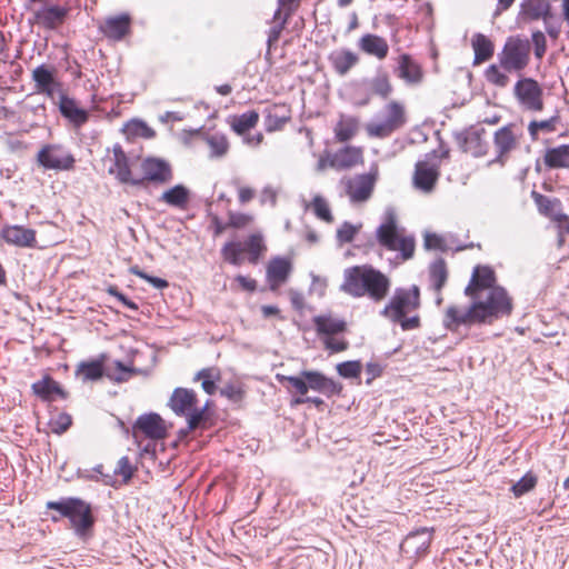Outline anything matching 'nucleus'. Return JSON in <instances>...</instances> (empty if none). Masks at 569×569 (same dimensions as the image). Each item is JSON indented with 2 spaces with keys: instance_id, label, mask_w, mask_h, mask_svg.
<instances>
[{
  "instance_id": "obj_1",
  "label": "nucleus",
  "mask_w": 569,
  "mask_h": 569,
  "mask_svg": "<svg viewBox=\"0 0 569 569\" xmlns=\"http://www.w3.org/2000/svg\"><path fill=\"white\" fill-rule=\"evenodd\" d=\"M530 42L520 37L507 38L501 51L497 54V63H491L485 70V79L492 86L506 88L509 73L520 74L530 62Z\"/></svg>"
},
{
  "instance_id": "obj_2",
  "label": "nucleus",
  "mask_w": 569,
  "mask_h": 569,
  "mask_svg": "<svg viewBox=\"0 0 569 569\" xmlns=\"http://www.w3.org/2000/svg\"><path fill=\"white\" fill-rule=\"evenodd\" d=\"M390 280L381 271L368 264L355 266L343 271L340 290L355 297H369L375 302L382 301L390 290Z\"/></svg>"
},
{
  "instance_id": "obj_3",
  "label": "nucleus",
  "mask_w": 569,
  "mask_h": 569,
  "mask_svg": "<svg viewBox=\"0 0 569 569\" xmlns=\"http://www.w3.org/2000/svg\"><path fill=\"white\" fill-rule=\"evenodd\" d=\"M467 296L471 298L481 323H492L512 311V299L502 287Z\"/></svg>"
},
{
  "instance_id": "obj_4",
  "label": "nucleus",
  "mask_w": 569,
  "mask_h": 569,
  "mask_svg": "<svg viewBox=\"0 0 569 569\" xmlns=\"http://www.w3.org/2000/svg\"><path fill=\"white\" fill-rule=\"evenodd\" d=\"M379 244L389 251H399L403 260L411 259L415 253V238L405 233L398 226L397 214L392 210L385 213L382 223L376 231Z\"/></svg>"
},
{
  "instance_id": "obj_5",
  "label": "nucleus",
  "mask_w": 569,
  "mask_h": 569,
  "mask_svg": "<svg viewBox=\"0 0 569 569\" xmlns=\"http://www.w3.org/2000/svg\"><path fill=\"white\" fill-rule=\"evenodd\" d=\"M47 508L58 511L60 517L68 518L79 537H83L93 526L94 519L90 505L79 498L49 501Z\"/></svg>"
},
{
  "instance_id": "obj_6",
  "label": "nucleus",
  "mask_w": 569,
  "mask_h": 569,
  "mask_svg": "<svg viewBox=\"0 0 569 569\" xmlns=\"http://www.w3.org/2000/svg\"><path fill=\"white\" fill-rule=\"evenodd\" d=\"M406 123V111L398 101H390L380 112L376 121L366 124L367 134L371 138H387Z\"/></svg>"
},
{
  "instance_id": "obj_7",
  "label": "nucleus",
  "mask_w": 569,
  "mask_h": 569,
  "mask_svg": "<svg viewBox=\"0 0 569 569\" xmlns=\"http://www.w3.org/2000/svg\"><path fill=\"white\" fill-rule=\"evenodd\" d=\"M420 307V290L413 284L411 288H398L395 290L390 301L381 310V316L391 321L401 320L409 312Z\"/></svg>"
},
{
  "instance_id": "obj_8",
  "label": "nucleus",
  "mask_w": 569,
  "mask_h": 569,
  "mask_svg": "<svg viewBox=\"0 0 569 569\" xmlns=\"http://www.w3.org/2000/svg\"><path fill=\"white\" fill-rule=\"evenodd\" d=\"M512 93L522 111L538 113L545 108L543 89L533 78L520 77Z\"/></svg>"
},
{
  "instance_id": "obj_9",
  "label": "nucleus",
  "mask_w": 569,
  "mask_h": 569,
  "mask_svg": "<svg viewBox=\"0 0 569 569\" xmlns=\"http://www.w3.org/2000/svg\"><path fill=\"white\" fill-rule=\"evenodd\" d=\"M378 179V169H371L369 173L345 177L341 184L345 187L346 194L353 203L367 201L375 189Z\"/></svg>"
},
{
  "instance_id": "obj_10",
  "label": "nucleus",
  "mask_w": 569,
  "mask_h": 569,
  "mask_svg": "<svg viewBox=\"0 0 569 569\" xmlns=\"http://www.w3.org/2000/svg\"><path fill=\"white\" fill-rule=\"evenodd\" d=\"M37 161L47 170H70L76 160L62 146L46 144L38 151Z\"/></svg>"
},
{
  "instance_id": "obj_11",
  "label": "nucleus",
  "mask_w": 569,
  "mask_h": 569,
  "mask_svg": "<svg viewBox=\"0 0 569 569\" xmlns=\"http://www.w3.org/2000/svg\"><path fill=\"white\" fill-rule=\"evenodd\" d=\"M442 323L446 329L457 331L461 326L471 327L473 325H480L481 321L471 302L468 307L458 305L448 306L445 310Z\"/></svg>"
},
{
  "instance_id": "obj_12",
  "label": "nucleus",
  "mask_w": 569,
  "mask_h": 569,
  "mask_svg": "<svg viewBox=\"0 0 569 569\" xmlns=\"http://www.w3.org/2000/svg\"><path fill=\"white\" fill-rule=\"evenodd\" d=\"M141 170L143 177L136 178V180H142L139 186H143L146 182H154L158 184H164L172 179V169L170 164L158 158H147L141 163Z\"/></svg>"
},
{
  "instance_id": "obj_13",
  "label": "nucleus",
  "mask_w": 569,
  "mask_h": 569,
  "mask_svg": "<svg viewBox=\"0 0 569 569\" xmlns=\"http://www.w3.org/2000/svg\"><path fill=\"white\" fill-rule=\"evenodd\" d=\"M432 540V531L428 528H421L409 533L400 545L401 553L408 559L419 558L429 549Z\"/></svg>"
},
{
  "instance_id": "obj_14",
  "label": "nucleus",
  "mask_w": 569,
  "mask_h": 569,
  "mask_svg": "<svg viewBox=\"0 0 569 569\" xmlns=\"http://www.w3.org/2000/svg\"><path fill=\"white\" fill-rule=\"evenodd\" d=\"M439 176L440 169L438 163L427 160L418 161L412 178L413 186L425 193H430L435 189Z\"/></svg>"
},
{
  "instance_id": "obj_15",
  "label": "nucleus",
  "mask_w": 569,
  "mask_h": 569,
  "mask_svg": "<svg viewBox=\"0 0 569 569\" xmlns=\"http://www.w3.org/2000/svg\"><path fill=\"white\" fill-rule=\"evenodd\" d=\"M139 433L154 440L163 439L167 435L164 421L158 413L142 415L134 422L132 430L136 439H138Z\"/></svg>"
},
{
  "instance_id": "obj_16",
  "label": "nucleus",
  "mask_w": 569,
  "mask_h": 569,
  "mask_svg": "<svg viewBox=\"0 0 569 569\" xmlns=\"http://www.w3.org/2000/svg\"><path fill=\"white\" fill-rule=\"evenodd\" d=\"M112 166L109 168V173L114 174L117 179L122 183H130L132 186H139L142 180H136L131 177V170L129 167V160L120 144H114L112 148Z\"/></svg>"
},
{
  "instance_id": "obj_17",
  "label": "nucleus",
  "mask_w": 569,
  "mask_h": 569,
  "mask_svg": "<svg viewBox=\"0 0 569 569\" xmlns=\"http://www.w3.org/2000/svg\"><path fill=\"white\" fill-rule=\"evenodd\" d=\"M68 9L60 6H46L33 12L34 23L47 30H56L63 24Z\"/></svg>"
},
{
  "instance_id": "obj_18",
  "label": "nucleus",
  "mask_w": 569,
  "mask_h": 569,
  "mask_svg": "<svg viewBox=\"0 0 569 569\" xmlns=\"http://www.w3.org/2000/svg\"><path fill=\"white\" fill-rule=\"evenodd\" d=\"M513 124H508L496 131L493 144L497 151V159L495 161L503 163L507 156L516 149L518 134L513 131Z\"/></svg>"
},
{
  "instance_id": "obj_19",
  "label": "nucleus",
  "mask_w": 569,
  "mask_h": 569,
  "mask_svg": "<svg viewBox=\"0 0 569 569\" xmlns=\"http://www.w3.org/2000/svg\"><path fill=\"white\" fill-rule=\"evenodd\" d=\"M496 273L488 266H477L473 269L470 282L465 289V295H475L481 290H489L491 288H499L496 284Z\"/></svg>"
},
{
  "instance_id": "obj_20",
  "label": "nucleus",
  "mask_w": 569,
  "mask_h": 569,
  "mask_svg": "<svg viewBox=\"0 0 569 569\" xmlns=\"http://www.w3.org/2000/svg\"><path fill=\"white\" fill-rule=\"evenodd\" d=\"M131 18L127 13L108 17L99 24L100 31L109 39L119 41L130 31Z\"/></svg>"
},
{
  "instance_id": "obj_21",
  "label": "nucleus",
  "mask_w": 569,
  "mask_h": 569,
  "mask_svg": "<svg viewBox=\"0 0 569 569\" xmlns=\"http://www.w3.org/2000/svg\"><path fill=\"white\" fill-rule=\"evenodd\" d=\"M1 237L7 243L22 248L33 247L36 243V231L18 224L3 227Z\"/></svg>"
},
{
  "instance_id": "obj_22",
  "label": "nucleus",
  "mask_w": 569,
  "mask_h": 569,
  "mask_svg": "<svg viewBox=\"0 0 569 569\" xmlns=\"http://www.w3.org/2000/svg\"><path fill=\"white\" fill-rule=\"evenodd\" d=\"M527 21L542 19L545 23L551 18V4L549 0H523L520 4V13Z\"/></svg>"
},
{
  "instance_id": "obj_23",
  "label": "nucleus",
  "mask_w": 569,
  "mask_h": 569,
  "mask_svg": "<svg viewBox=\"0 0 569 569\" xmlns=\"http://www.w3.org/2000/svg\"><path fill=\"white\" fill-rule=\"evenodd\" d=\"M169 406L176 415L184 416L197 406V395L191 389L177 388L170 397Z\"/></svg>"
},
{
  "instance_id": "obj_24",
  "label": "nucleus",
  "mask_w": 569,
  "mask_h": 569,
  "mask_svg": "<svg viewBox=\"0 0 569 569\" xmlns=\"http://www.w3.org/2000/svg\"><path fill=\"white\" fill-rule=\"evenodd\" d=\"M362 162V149L353 146L345 147L330 157V167L337 170L350 169Z\"/></svg>"
},
{
  "instance_id": "obj_25",
  "label": "nucleus",
  "mask_w": 569,
  "mask_h": 569,
  "mask_svg": "<svg viewBox=\"0 0 569 569\" xmlns=\"http://www.w3.org/2000/svg\"><path fill=\"white\" fill-rule=\"evenodd\" d=\"M359 49L368 56H372L378 60L387 58L389 44L387 40L378 34L366 33L358 41Z\"/></svg>"
},
{
  "instance_id": "obj_26",
  "label": "nucleus",
  "mask_w": 569,
  "mask_h": 569,
  "mask_svg": "<svg viewBox=\"0 0 569 569\" xmlns=\"http://www.w3.org/2000/svg\"><path fill=\"white\" fill-rule=\"evenodd\" d=\"M291 262L286 258H273L267 267V278L272 290L284 283L291 272Z\"/></svg>"
},
{
  "instance_id": "obj_27",
  "label": "nucleus",
  "mask_w": 569,
  "mask_h": 569,
  "mask_svg": "<svg viewBox=\"0 0 569 569\" xmlns=\"http://www.w3.org/2000/svg\"><path fill=\"white\" fill-rule=\"evenodd\" d=\"M531 198L533 199L541 214L559 222H562L567 219V216L561 211V201L559 199L549 198L535 190L531 192Z\"/></svg>"
},
{
  "instance_id": "obj_28",
  "label": "nucleus",
  "mask_w": 569,
  "mask_h": 569,
  "mask_svg": "<svg viewBox=\"0 0 569 569\" xmlns=\"http://www.w3.org/2000/svg\"><path fill=\"white\" fill-rule=\"evenodd\" d=\"M59 110L64 118L70 120L77 127L84 124L89 118L88 112L80 108L74 99L64 94H61L60 97Z\"/></svg>"
},
{
  "instance_id": "obj_29",
  "label": "nucleus",
  "mask_w": 569,
  "mask_h": 569,
  "mask_svg": "<svg viewBox=\"0 0 569 569\" xmlns=\"http://www.w3.org/2000/svg\"><path fill=\"white\" fill-rule=\"evenodd\" d=\"M329 61L339 76H346L359 62V57L348 49H339L330 53Z\"/></svg>"
},
{
  "instance_id": "obj_30",
  "label": "nucleus",
  "mask_w": 569,
  "mask_h": 569,
  "mask_svg": "<svg viewBox=\"0 0 569 569\" xmlns=\"http://www.w3.org/2000/svg\"><path fill=\"white\" fill-rule=\"evenodd\" d=\"M396 72L407 83H419L422 79L421 68L407 53L399 56Z\"/></svg>"
},
{
  "instance_id": "obj_31",
  "label": "nucleus",
  "mask_w": 569,
  "mask_h": 569,
  "mask_svg": "<svg viewBox=\"0 0 569 569\" xmlns=\"http://www.w3.org/2000/svg\"><path fill=\"white\" fill-rule=\"evenodd\" d=\"M32 390L38 397L46 401H52L57 397L61 399L67 398V392L60 387V385L57 381H54L52 378L48 376L32 383Z\"/></svg>"
},
{
  "instance_id": "obj_32",
  "label": "nucleus",
  "mask_w": 569,
  "mask_h": 569,
  "mask_svg": "<svg viewBox=\"0 0 569 569\" xmlns=\"http://www.w3.org/2000/svg\"><path fill=\"white\" fill-rule=\"evenodd\" d=\"M301 376L306 379L308 390H315L325 395H333L338 392L335 381L325 377L318 371H301Z\"/></svg>"
},
{
  "instance_id": "obj_33",
  "label": "nucleus",
  "mask_w": 569,
  "mask_h": 569,
  "mask_svg": "<svg viewBox=\"0 0 569 569\" xmlns=\"http://www.w3.org/2000/svg\"><path fill=\"white\" fill-rule=\"evenodd\" d=\"M32 80L36 83L37 92L43 93L49 98H53L54 89L57 84L52 71L44 64L37 67L32 71Z\"/></svg>"
},
{
  "instance_id": "obj_34",
  "label": "nucleus",
  "mask_w": 569,
  "mask_h": 569,
  "mask_svg": "<svg viewBox=\"0 0 569 569\" xmlns=\"http://www.w3.org/2000/svg\"><path fill=\"white\" fill-rule=\"evenodd\" d=\"M475 52L473 64H480L492 58L495 52L493 42L482 33H476L471 39Z\"/></svg>"
},
{
  "instance_id": "obj_35",
  "label": "nucleus",
  "mask_w": 569,
  "mask_h": 569,
  "mask_svg": "<svg viewBox=\"0 0 569 569\" xmlns=\"http://www.w3.org/2000/svg\"><path fill=\"white\" fill-rule=\"evenodd\" d=\"M543 162L551 169H569V144H560L547 149L543 156Z\"/></svg>"
},
{
  "instance_id": "obj_36",
  "label": "nucleus",
  "mask_w": 569,
  "mask_h": 569,
  "mask_svg": "<svg viewBox=\"0 0 569 569\" xmlns=\"http://www.w3.org/2000/svg\"><path fill=\"white\" fill-rule=\"evenodd\" d=\"M359 120L352 116L341 114L339 121L335 127V136L339 142H347L351 140L358 132Z\"/></svg>"
},
{
  "instance_id": "obj_37",
  "label": "nucleus",
  "mask_w": 569,
  "mask_h": 569,
  "mask_svg": "<svg viewBox=\"0 0 569 569\" xmlns=\"http://www.w3.org/2000/svg\"><path fill=\"white\" fill-rule=\"evenodd\" d=\"M259 121V113L254 110L230 118L231 129L239 136H246Z\"/></svg>"
},
{
  "instance_id": "obj_38",
  "label": "nucleus",
  "mask_w": 569,
  "mask_h": 569,
  "mask_svg": "<svg viewBox=\"0 0 569 569\" xmlns=\"http://www.w3.org/2000/svg\"><path fill=\"white\" fill-rule=\"evenodd\" d=\"M289 119V111L283 106H273L268 109L264 118L266 130L268 132L280 130Z\"/></svg>"
},
{
  "instance_id": "obj_39",
  "label": "nucleus",
  "mask_w": 569,
  "mask_h": 569,
  "mask_svg": "<svg viewBox=\"0 0 569 569\" xmlns=\"http://www.w3.org/2000/svg\"><path fill=\"white\" fill-rule=\"evenodd\" d=\"M456 141L463 152H470L473 156L482 154L480 136L472 130L462 131L456 134Z\"/></svg>"
},
{
  "instance_id": "obj_40",
  "label": "nucleus",
  "mask_w": 569,
  "mask_h": 569,
  "mask_svg": "<svg viewBox=\"0 0 569 569\" xmlns=\"http://www.w3.org/2000/svg\"><path fill=\"white\" fill-rule=\"evenodd\" d=\"M190 192L189 190L182 186L177 184L168 190H166L161 197L160 200L169 206L177 207V208H184L187 203L189 202Z\"/></svg>"
},
{
  "instance_id": "obj_41",
  "label": "nucleus",
  "mask_w": 569,
  "mask_h": 569,
  "mask_svg": "<svg viewBox=\"0 0 569 569\" xmlns=\"http://www.w3.org/2000/svg\"><path fill=\"white\" fill-rule=\"evenodd\" d=\"M103 359L104 356L98 360L81 362L77 368V376L81 377L83 381H94L100 379L104 373Z\"/></svg>"
},
{
  "instance_id": "obj_42",
  "label": "nucleus",
  "mask_w": 569,
  "mask_h": 569,
  "mask_svg": "<svg viewBox=\"0 0 569 569\" xmlns=\"http://www.w3.org/2000/svg\"><path fill=\"white\" fill-rule=\"evenodd\" d=\"M430 286L438 292L445 287L448 280L446 261L441 258L435 260L429 267Z\"/></svg>"
},
{
  "instance_id": "obj_43",
  "label": "nucleus",
  "mask_w": 569,
  "mask_h": 569,
  "mask_svg": "<svg viewBox=\"0 0 569 569\" xmlns=\"http://www.w3.org/2000/svg\"><path fill=\"white\" fill-rule=\"evenodd\" d=\"M313 321H315L317 331L319 333H323L327 336H332V335L342 332L346 329L345 321L337 319V318H332L330 316H318L315 318Z\"/></svg>"
},
{
  "instance_id": "obj_44",
  "label": "nucleus",
  "mask_w": 569,
  "mask_h": 569,
  "mask_svg": "<svg viewBox=\"0 0 569 569\" xmlns=\"http://www.w3.org/2000/svg\"><path fill=\"white\" fill-rule=\"evenodd\" d=\"M560 122V116L558 113L553 114L549 119L545 120H532L528 124V132L532 140H537L539 132L550 133L556 131L557 126Z\"/></svg>"
},
{
  "instance_id": "obj_45",
  "label": "nucleus",
  "mask_w": 569,
  "mask_h": 569,
  "mask_svg": "<svg viewBox=\"0 0 569 569\" xmlns=\"http://www.w3.org/2000/svg\"><path fill=\"white\" fill-rule=\"evenodd\" d=\"M211 159L223 158L229 151V141L224 134L214 133L206 138Z\"/></svg>"
},
{
  "instance_id": "obj_46",
  "label": "nucleus",
  "mask_w": 569,
  "mask_h": 569,
  "mask_svg": "<svg viewBox=\"0 0 569 569\" xmlns=\"http://www.w3.org/2000/svg\"><path fill=\"white\" fill-rule=\"evenodd\" d=\"M370 90L372 93L386 99L392 91V86L390 83L389 77L386 72H378L370 80Z\"/></svg>"
},
{
  "instance_id": "obj_47",
  "label": "nucleus",
  "mask_w": 569,
  "mask_h": 569,
  "mask_svg": "<svg viewBox=\"0 0 569 569\" xmlns=\"http://www.w3.org/2000/svg\"><path fill=\"white\" fill-rule=\"evenodd\" d=\"M242 246L244 251L249 253V261L251 263H257L260 254L266 250L263 239L260 234H251Z\"/></svg>"
},
{
  "instance_id": "obj_48",
  "label": "nucleus",
  "mask_w": 569,
  "mask_h": 569,
  "mask_svg": "<svg viewBox=\"0 0 569 569\" xmlns=\"http://www.w3.org/2000/svg\"><path fill=\"white\" fill-rule=\"evenodd\" d=\"M221 252L224 260L231 264L240 266L242 263L244 248L241 242H228L223 246Z\"/></svg>"
},
{
  "instance_id": "obj_49",
  "label": "nucleus",
  "mask_w": 569,
  "mask_h": 569,
  "mask_svg": "<svg viewBox=\"0 0 569 569\" xmlns=\"http://www.w3.org/2000/svg\"><path fill=\"white\" fill-rule=\"evenodd\" d=\"M537 481L538 479L532 472H527L511 487V491L516 498H519L531 491L536 487Z\"/></svg>"
},
{
  "instance_id": "obj_50",
  "label": "nucleus",
  "mask_w": 569,
  "mask_h": 569,
  "mask_svg": "<svg viewBox=\"0 0 569 569\" xmlns=\"http://www.w3.org/2000/svg\"><path fill=\"white\" fill-rule=\"evenodd\" d=\"M312 208H313L315 214L319 219H321L328 223L333 221V217H332L331 210L329 208V204L321 196H316L313 198Z\"/></svg>"
},
{
  "instance_id": "obj_51",
  "label": "nucleus",
  "mask_w": 569,
  "mask_h": 569,
  "mask_svg": "<svg viewBox=\"0 0 569 569\" xmlns=\"http://www.w3.org/2000/svg\"><path fill=\"white\" fill-rule=\"evenodd\" d=\"M207 408L208 403L202 408L194 407L189 413L184 415L187 417L188 422V431L197 429L207 418Z\"/></svg>"
},
{
  "instance_id": "obj_52",
  "label": "nucleus",
  "mask_w": 569,
  "mask_h": 569,
  "mask_svg": "<svg viewBox=\"0 0 569 569\" xmlns=\"http://www.w3.org/2000/svg\"><path fill=\"white\" fill-rule=\"evenodd\" d=\"M362 365L360 361H346L337 366L338 373L343 378H358L361 373Z\"/></svg>"
},
{
  "instance_id": "obj_53",
  "label": "nucleus",
  "mask_w": 569,
  "mask_h": 569,
  "mask_svg": "<svg viewBox=\"0 0 569 569\" xmlns=\"http://www.w3.org/2000/svg\"><path fill=\"white\" fill-rule=\"evenodd\" d=\"M134 470L136 469L131 466L129 458L124 456L118 460L117 467L114 468V475L121 476L123 481L128 482L132 478Z\"/></svg>"
},
{
  "instance_id": "obj_54",
  "label": "nucleus",
  "mask_w": 569,
  "mask_h": 569,
  "mask_svg": "<svg viewBox=\"0 0 569 569\" xmlns=\"http://www.w3.org/2000/svg\"><path fill=\"white\" fill-rule=\"evenodd\" d=\"M281 382L288 381L289 385L302 397L308 392V386L306 379L300 375V377L293 376H281L279 377Z\"/></svg>"
},
{
  "instance_id": "obj_55",
  "label": "nucleus",
  "mask_w": 569,
  "mask_h": 569,
  "mask_svg": "<svg viewBox=\"0 0 569 569\" xmlns=\"http://www.w3.org/2000/svg\"><path fill=\"white\" fill-rule=\"evenodd\" d=\"M531 38H532V43L535 47V56L538 59H541L545 56L546 50H547L546 37L541 31L538 30L532 33Z\"/></svg>"
},
{
  "instance_id": "obj_56",
  "label": "nucleus",
  "mask_w": 569,
  "mask_h": 569,
  "mask_svg": "<svg viewBox=\"0 0 569 569\" xmlns=\"http://www.w3.org/2000/svg\"><path fill=\"white\" fill-rule=\"evenodd\" d=\"M252 221V216L241 212H231L229 214V226L233 228H244Z\"/></svg>"
},
{
  "instance_id": "obj_57",
  "label": "nucleus",
  "mask_w": 569,
  "mask_h": 569,
  "mask_svg": "<svg viewBox=\"0 0 569 569\" xmlns=\"http://www.w3.org/2000/svg\"><path fill=\"white\" fill-rule=\"evenodd\" d=\"M357 233V228L349 222H345L337 231V237L342 242H351Z\"/></svg>"
},
{
  "instance_id": "obj_58",
  "label": "nucleus",
  "mask_w": 569,
  "mask_h": 569,
  "mask_svg": "<svg viewBox=\"0 0 569 569\" xmlns=\"http://www.w3.org/2000/svg\"><path fill=\"white\" fill-rule=\"evenodd\" d=\"M220 379V373L214 368H204L200 370L196 377L194 380H209V381H218Z\"/></svg>"
},
{
  "instance_id": "obj_59",
  "label": "nucleus",
  "mask_w": 569,
  "mask_h": 569,
  "mask_svg": "<svg viewBox=\"0 0 569 569\" xmlns=\"http://www.w3.org/2000/svg\"><path fill=\"white\" fill-rule=\"evenodd\" d=\"M117 370L119 373H113L109 369L107 370L106 375L108 378L116 380V381H123L126 379V376L131 372V369L126 367L122 362L117 361L116 362Z\"/></svg>"
},
{
  "instance_id": "obj_60",
  "label": "nucleus",
  "mask_w": 569,
  "mask_h": 569,
  "mask_svg": "<svg viewBox=\"0 0 569 569\" xmlns=\"http://www.w3.org/2000/svg\"><path fill=\"white\" fill-rule=\"evenodd\" d=\"M326 348L331 350L332 352H340L348 348V342L346 340H338L336 338L329 337L325 340Z\"/></svg>"
},
{
  "instance_id": "obj_61",
  "label": "nucleus",
  "mask_w": 569,
  "mask_h": 569,
  "mask_svg": "<svg viewBox=\"0 0 569 569\" xmlns=\"http://www.w3.org/2000/svg\"><path fill=\"white\" fill-rule=\"evenodd\" d=\"M443 239L436 233H427L425 236V247L427 249H442Z\"/></svg>"
},
{
  "instance_id": "obj_62",
  "label": "nucleus",
  "mask_w": 569,
  "mask_h": 569,
  "mask_svg": "<svg viewBox=\"0 0 569 569\" xmlns=\"http://www.w3.org/2000/svg\"><path fill=\"white\" fill-rule=\"evenodd\" d=\"M366 372L368 375L367 385H370L372 380L382 373V367L378 362H369L366 366Z\"/></svg>"
},
{
  "instance_id": "obj_63",
  "label": "nucleus",
  "mask_w": 569,
  "mask_h": 569,
  "mask_svg": "<svg viewBox=\"0 0 569 569\" xmlns=\"http://www.w3.org/2000/svg\"><path fill=\"white\" fill-rule=\"evenodd\" d=\"M397 322L400 323L401 326V329L407 331V330H413V329H417L420 327V318L419 316H412V317H409V318H406V316L403 318H401V320H398Z\"/></svg>"
},
{
  "instance_id": "obj_64",
  "label": "nucleus",
  "mask_w": 569,
  "mask_h": 569,
  "mask_svg": "<svg viewBox=\"0 0 569 569\" xmlns=\"http://www.w3.org/2000/svg\"><path fill=\"white\" fill-rule=\"evenodd\" d=\"M261 203L269 202L271 206L277 203V192L271 187H266L260 196Z\"/></svg>"
}]
</instances>
